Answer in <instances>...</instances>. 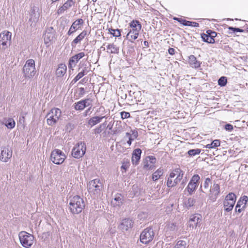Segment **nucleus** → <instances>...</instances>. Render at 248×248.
<instances>
[{
	"label": "nucleus",
	"instance_id": "obj_23",
	"mask_svg": "<svg viewBox=\"0 0 248 248\" xmlns=\"http://www.w3.org/2000/svg\"><path fill=\"white\" fill-rule=\"evenodd\" d=\"M141 154V150L140 149H136L133 151L132 157V162L133 164L136 165L139 163Z\"/></svg>",
	"mask_w": 248,
	"mask_h": 248
},
{
	"label": "nucleus",
	"instance_id": "obj_64",
	"mask_svg": "<svg viewBox=\"0 0 248 248\" xmlns=\"http://www.w3.org/2000/svg\"><path fill=\"white\" fill-rule=\"evenodd\" d=\"M124 96H125V98H126V94H125Z\"/></svg>",
	"mask_w": 248,
	"mask_h": 248
},
{
	"label": "nucleus",
	"instance_id": "obj_21",
	"mask_svg": "<svg viewBox=\"0 0 248 248\" xmlns=\"http://www.w3.org/2000/svg\"><path fill=\"white\" fill-rule=\"evenodd\" d=\"M75 4V1L73 0H67L64 4L59 7L57 11L58 14H63L67 9L70 8Z\"/></svg>",
	"mask_w": 248,
	"mask_h": 248
},
{
	"label": "nucleus",
	"instance_id": "obj_8",
	"mask_svg": "<svg viewBox=\"0 0 248 248\" xmlns=\"http://www.w3.org/2000/svg\"><path fill=\"white\" fill-rule=\"evenodd\" d=\"M86 151V144L84 142L77 143L72 150V155L75 158H80L83 156Z\"/></svg>",
	"mask_w": 248,
	"mask_h": 248
},
{
	"label": "nucleus",
	"instance_id": "obj_20",
	"mask_svg": "<svg viewBox=\"0 0 248 248\" xmlns=\"http://www.w3.org/2000/svg\"><path fill=\"white\" fill-rule=\"evenodd\" d=\"M83 20L80 18L75 21L70 27L67 34L71 35L78 31L83 24Z\"/></svg>",
	"mask_w": 248,
	"mask_h": 248
},
{
	"label": "nucleus",
	"instance_id": "obj_17",
	"mask_svg": "<svg viewBox=\"0 0 248 248\" xmlns=\"http://www.w3.org/2000/svg\"><path fill=\"white\" fill-rule=\"evenodd\" d=\"M92 102V100L90 98L82 100L75 103L74 108L76 110H81L84 109L85 107L91 106Z\"/></svg>",
	"mask_w": 248,
	"mask_h": 248
},
{
	"label": "nucleus",
	"instance_id": "obj_26",
	"mask_svg": "<svg viewBox=\"0 0 248 248\" xmlns=\"http://www.w3.org/2000/svg\"><path fill=\"white\" fill-rule=\"evenodd\" d=\"M106 116L99 117V116H94L92 118H91L88 122V124L91 127H92L95 124L99 123L102 119L104 118H105Z\"/></svg>",
	"mask_w": 248,
	"mask_h": 248
},
{
	"label": "nucleus",
	"instance_id": "obj_54",
	"mask_svg": "<svg viewBox=\"0 0 248 248\" xmlns=\"http://www.w3.org/2000/svg\"><path fill=\"white\" fill-rule=\"evenodd\" d=\"M131 135V132L130 133L127 132L125 134V137H127L129 139V137H130Z\"/></svg>",
	"mask_w": 248,
	"mask_h": 248
},
{
	"label": "nucleus",
	"instance_id": "obj_42",
	"mask_svg": "<svg viewBox=\"0 0 248 248\" xmlns=\"http://www.w3.org/2000/svg\"><path fill=\"white\" fill-rule=\"evenodd\" d=\"M218 85L221 86H225L227 83V79L224 77H221L218 80Z\"/></svg>",
	"mask_w": 248,
	"mask_h": 248
},
{
	"label": "nucleus",
	"instance_id": "obj_6",
	"mask_svg": "<svg viewBox=\"0 0 248 248\" xmlns=\"http://www.w3.org/2000/svg\"><path fill=\"white\" fill-rule=\"evenodd\" d=\"M62 115L61 109L53 108L46 116V123L50 126L54 125L58 121Z\"/></svg>",
	"mask_w": 248,
	"mask_h": 248
},
{
	"label": "nucleus",
	"instance_id": "obj_60",
	"mask_svg": "<svg viewBox=\"0 0 248 248\" xmlns=\"http://www.w3.org/2000/svg\"><path fill=\"white\" fill-rule=\"evenodd\" d=\"M148 166H149V165H148V164H145V165H144V167L145 168L147 169V168H148Z\"/></svg>",
	"mask_w": 248,
	"mask_h": 248
},
{
	"label": "nucleus",
	"instance_id": "obj_37",
	"mask_svg": "<svg viewBox=\"0 0 248 248\" xmlns=\"http://www.w3.org/2000/svg\"><path fill=\"white\" fill-rule=\"evenodd\" d=\"M195 200L192 198H188L187 200H186L185 202V206L189 208L191 206H193L195 203Z\"/></svg>",
	"mask_w": 248,
	"mask_h": 248
},
{
	"label": "nucleus",
	"instance_id": "obj_43",
	"mask_svg": "<svg viewBox=\"0 0 248 248\" xmlns=\"http://www.w3.org/2000/svg\"><path fill=\"white\" fill-rule=\"evenodd\" d=\"M121 116L122 119H124L130 117V115L129 112L122 111L121 112Z\"/></svg>",
	"mask_w": 248,
	"mask_h": 248
},
{
	"label": "nucleus",
	"instance_id": "obj_19",
	"mask_svg": "<svg viewBox=\"0 0 248 248\" xmlns=\"http://www.w3.org/2000/svg\"><path fill=\"white\" fill-rule=\"evenodd\" d=\"M12 152L8 148L5 147L1 148L0 155V160L1 161L4 162H7L8 159L12 157Z\"/></svg>",
	"mask_w": 248,
	"mask_h": 248
},
{
	"label": "nucleus",
	"instance_id": "obj_15",
	"mask_svg": "<svg viewBox=\"0 0 248 248\" xmlns=\"http://www.w3.org/2000/svg\"><path fill=\"white\" fill-rule=\"evenodd\" d=\"M202 217L200 214H194L190 216L188 225L190 228L193 229L197 226L200 227L201 224Z\"/></svg>",
	"mask_w": 248,
	"mask_h": 248
},
{
	"label": "nucleus",
	"instance_id": "obj_55",
	"mask_svg": "<svg viewBox=\"0 0 248 248\" xmlns=\"http://www.w3.org/2000/svg\"><path fill=\"white\" fill-rule=\"evenodd\" d=\"M131 135V132L130 133L127 132L125 134V137H127L129 139V137H130Z\"/></svg>",
	"mask_w": 248,
	"mask_h": 248
},
{
	"label": "nucleus",
	"instance_id": "obj_45",
	"mask_svg": "<svg viewBox=\"0 0 248 248\" xmlns=\"http://www.w3.org/2000/svg\"><path fill=\"white\" fill-rule=\"evenodd\" d=\"M211 183V179L209 178H207L203 184V186L205 188H207Z\"/></svg>",
	"mask_w": 248,
	"mask_h": 248
},
{
	"label": "nucleus",
	"instance_id": "obj_18",
	"mask_svg": "<svg viewBox=\"0 0 248 248\" xmlns=\"http://www.w3.org/2000/svg\"><path fill=\"white\" fill-rule=\"evenodd\" d=\"M84 56L85 53L82 52L72 57L69 60L68 68L70 69L73 70V68L75 67L78 61Z\"/></svg>",
	"mask_w": 248,
	"mask_h": 248
},
{
	"label": "nucleus",
	"instance_id": "obj_32",
	"mask_svg": "<svg viewBox=\"0 0 248 248\" xmlns=\"http://www.w3.org/2000/svg\"><path fill=\"white\" fill-rule=\"evenodd\" d=\"M248 198L246 196H243L242 198L240 199L237 202L236 208H238L242 206V208H244L248 202Z\"/></svg>",
	"mask_w": 248,
	"mask_h": 248
},
{
	"label": "nucleus",
	"instance_id": "obj_24",
	"mask_svg": "<svg viewBox=\"0 0 248 248\" xmlns=\"http://www.w3.org/2000/svg\"><path fill=\"white\" fill-rule=\"evenodd\" d=\"M188 63L191 67L194 68H198L200 67L201 63L197 60L196 58L193 55L188 57Z\"/></svg>",
	"mask_w": 248,
	"mask_h": 248
},
{
	"label": "nucleus",
	"instance_id": "obj_22",
	"mask_svg": "<svg viewBox=\"0 0 248 248\" xmlns=\"http://www.w3.org/2000/svg\"><path fill=\"white\" fill-rule=\"evenodd\" d=\"M87 35V31H83L77 37L71 42L72 47H76L77 45L80 44L81 41Z\"/></svg>",
	"mask_w": 248,
	"mask_h": 248
},
{
	"label": "nucleus",
	"instance_id": "obj_35",
	"mask_svg": "<svg viewBox=\"0 0 248 248\" xmlns=\"http://www.w3.org/2000/svg\"><path fill=\"white\" fill-rule=\"evenodd\" d=\"M220 142L219 140H215L210 144H208L206 145L207 148H214L219 146Z\"/></svg>",
	"mask_w": 248,
	"mask_h": 248
},
{
	"label": "nucleus",
	"instance_id": "obj_62",
	"mask_svg": "<svg viewBox=\"0 0 248 248\" xmlns=\"http://www.w3.org/2000/svg\"><path fill=\"white\" fill-rule=\"evenodd\" d=\"M101 48L103 49V50H105V47H104L103 46H102L101 47Z\"/></svg>",
	"mask_w": 248,
	"mask_h": 248
},
{
	"label": "nucleus",
	"instance_id": "obj_27",
	"mask_svg": "<svg viewBox=\"0 0 248 248\" xmlns=\"http://www.w3.org/2000/svg\"><path fill=\"white\" fill-rule=\"evenodd\" d=\"M67 67L64 64H60L56 69V75L58 77H62L66 73Z\"/></svg>",
	"mask_w": 248,
	"mask_h": 248
},
{
	"label": "nucleus",
	"instance_id": "obj_40",
	"mask_svg": "<svg viewBox=\"0 0 248 248\" xmlns=\"http://www.w3.org/2000/svg\"><path fill=\"white\" fill-rule=\"evenodd\" d=\"M85 69H83L80 72H79L74 78L73 81L74 82H76L82 77L85 75Z\"/></svg>",
	"mask_w": 248,
	"mask_h": 248
},
{
	"label": "nucleus",
	"instance_id": "obj_53",
	"mask_svg": "<svg viewBox=\"0 0 248 248\" xmlns=\"http://www.w3.org/2000/svg\"><path fill=\"white\" fill-rule=\"evenodd\" d=\"M131 135V132L130 133L127 132L125 134V137H127L129 139V137H130Z\"/></svg>",
	"mask_w": 248,
	"mask_h": 248
},
{
	"label": "nucleus",
	"instance_id": "obj_56",
	"mask_svg": "<svg viewBox=\"0 0 248 248\" xmlns=\"http://www.w3.org/2000/svg\"><path fill=\"white\" fill-rule=\"evenodd\" d=\"M80 92L81 93H84L85 92L84 89L83 88H80L79 89Z\"/></svg>",
	"mask_w": 248,
	"mask_h": 248
},
{
	"label": "nucleus",
	"instance_id": "obj_13",
	"mask_svg": "<svg viewBox=\"0 0 248 248\" xmlns=\"http://www.w3.org/2000/svg\"><path fill=\"white\" fill-rule=\"evenodd\" d=\"M133 224L134 221L132 219L126 218L121 221L118 228L122 232H125L131 229Z\"/></svg>",
	"mask_w": 248,
	"mask_h": 248
},
{
	"label": "nucleus",
	"instance_id": "obj_11",
	"mask_svg": "<svg viewBox=\"0 0 248 248\" xmlns=\"http://www.w3.org/2000/svg\"><path fill=\"white\" fill-rule=\"evenodd\" d=\"M236 200V195L233 193H230L227 195L223 202L224 210L227 212L232 211L235 203Z\"/></svg>",
	"mask_w": 248,
	"mask_h": 248
},
{
	"label": "nucleus",
	"instance_id": "obj_14",
	"mask_svg": "<svg viewBox=\"0 0 248 248\" xmlns=\"http://www.w3.org/2000/svg\"><path fill=\"white\" fill-rule=\"evenodd\" d=\"M200 178V176L198 174L194 175L191 178L186 187L189 194H192L198 187Z\"/></svg>",
	"mask_w": 248,
	"mask_h": 248
},
{
	"label": "nucleus",
	"instance_id": "obj_47",
	"mask_svg": "<svg viewBox=\"0 0 248 248\" xmlns=\"http://www.w3.org/2000/svg\"><path fill=\"white\" fill-rule=\"evenodd\" d=\"M50 34L49 33H47L45 35L44 40L46 43H48L49 41H50Z\"/></svg>",
	"mask_w": 248,
	"mask_h": 248
},
{
	"label": "nucleus",
	"instance_id": "obj_25",
	"mask_svg": "<svg viewBox=\"0 0 248 248\" xmlns=\"http://www.w3.org/2000/svg\"><path fill=\"white\" fill-rule=\"evenodd\" d=\"M123 201V196L120 194H117L111 201V204L114 207H119L122 204Z\"/></svg>",
	"mask_w": 248,
	"mask_h": 248
},
{
	"label": "nucleus",
	"instance_id": "obj_7",
	"mask_svg": "<svg viewBox=\"0 0 248 248\" xmlns=\"http://www.w3.org/2000/svg\"><path fill=\"white\" fill-rule=\"evenodd\" d=\"M88 187L89 193L98 195L103 189V184L99 179H95L89 182Z\"/></svg>",
	"mask_w": 248,
	"mask_h": 248
},
{
	"label": "nucleus",
	"instance_id": "obj_63",
	"mask_svg": "<svg viewBox=\"0 0 248 248\" xmlns=\"http://www.w3.org/2000/svg\"><path fill=\"white\" fill-rule=\"evenodd\" d=\"M93 2H95L97 0H92Z\"/></svg>",
	"mask_w": 248,
	"mask_h": 248
},
{
	"label": "nucleus",
	"instance_id": "obj_51",
	"mask_svg": "<svg viewBox=\"0 0 248 248\" xmlns=\"http://www.w3.org/2000/svg\"><path fill=\"white\" fill-rule=\"evenodd\" d=\"M150 162L152 164H154L155 162V158L153 156H149Z\"/></svg>",
	"mask_w": 248,
	"mask_h": 248
},
{
	"label": "nucleus",
	"instance_id": "obj_46",
	"mask_svg": "<svg viewBox=\"0 0 248 248\" xmlns=\"http://www.w3.org/2000/svg\"><path fill=\"white\" fill-rule=\"evenodd\" d=\"M229 30H231V31H233L234 32L235 31H237V32H242L244 31V30H242V29H240L239 28H233V27H229L228 28Z\"/></svg>",
	"mask_w": 248,
	"mask_h": 248
},
{
	"label": "nucleus",
	"instance_id": "obj_4",
	"mask_svg": "<svg viewBox=\"0 0 248 248\" xmlns=\"http://www.w3.org/2000/svg\"><path fill=\"white\" fill-rule=\"evenodd\" d=\"M18 237L21 245L25 248H31L34 243V236L25 231L20 232Z\"/></svg>",
	"mask_w": 248,
	"mask_h": 248
},
{
	"label": "nucleus",
	"instance_id": "obj_50",
	"mask_svg": "<svg viewBox=\"0 0 248 248\" xmlns=\"http://www.w3.org/2000/svg\"><path fill=\"white\" fill-rule=\"evenodd\" d=\"M168 52L170 55H173V54H174L175 50L173 48H169V49H168Z\"/></svg>",
	"mask_w": 248,
	"mask_h": 248
},
{
	"label": "nucleus",
	"instance_id": "obj_49",
	"mask_svg": "<svg viewBox=\"0 0 248 248\" xmlns=\"http://www.w3.org/2000/svg\"><path fill=\"white\" fill-rule=\"evenodd\" d=\"M92 108V107H90L89 108H88L84 113V116H87L88 115H89L91 114L92 111H91Z\"/></svg>",
	"mask_w": 248,
	"mask_h": 248
},
{
	"label": "nucleus",
	"instance_id": "obj_33",
	"mask_svg": "<svg viewBox=\"0 0 248 248\" xmlns=\"http://www.w3.org/2000/svg\"><path fill=\"white\" fill-rule=\"evenodd\" d=\"M40 16V14L39 13H36L35 11H32L31 14V17L30 19V21L32 22L31 25H35L36 23L38 21Z\"/></svg>",
	"mask_w": 248,
	"mask_h": 248
},
{
	"label": "nucleus",
	"instance_id": "obj_58",
	"mask_svg": "<svg viewBox=\"0 0 248 248\" xmlns=\"http://www.w3.org/2000/svg\"><path fill=\"white\" fill-rule=\"evenodd\" d=\"M217 35V33L215 32H212L211 34H210V35H214V37H215Z\"/></svg>",
	"mask_w": 248,
	"mask_h": 248
},
{
	"label": "nucleus",
	"instance_id": "obj_41",
	"mask_svg": "<svg viewBox=\"0 0 248 248\" xmlns=\"http://www.w3.org/2000/svg\"><path fill=\"white\" fill-rule=\"evenodd\" d=\"M138 137V133L137 131L135 130H131V135L130 137H129V140L133 141L135 139H137Z\"/></svg>",
	"mask_w": 248,
	"mask_h": 248
},
{
	"label": "nucleus",
	"instance_id": "obj_2",
	"mask_svg": "<svg viewBox=\"0 0 248 248\" xmlns=\"http://www.w3.org/2000/svg\"><path fill=\"white\" fill-rule=\"evenodd\" d=\"M130 29L128 32L126 37L131 42L138 38L139 32L141 29V25L137 20H133L129 23Z\"/></svg>",
	"mask_w": 248,
	"mask_h": 248
},
{
	"label": "nucleus",
	"instance_id": "obj_34",
	"mask_svg": "<svg viewBox=\"0 0 248 248\" xmlns=\"http://www.w3.org/2000/svg\"><path fill=\"white\" fill-rule=\"evenodd\" d=\"M163 174V170L161 169H158L156 170L152 175V179L153 181L157 180Z\"/></svg>",
	"mask_w": 248,
	"mask_h": 248
},
{
	"label": "nucleus",
	"instance_id": "obj_61",
	"mask_svg": "<svg viewBox=\"0 0 248 248\" xmlns=\"http://www.w3.org/2000/svg\"><path fill=\"white\" fill-rule=\"evenodd\" d=\"M148 44V43L147 41H145L144 42V44L145 46H147Z\"/></svg>",
	"mask_w": 248,
	"mask_h": 248
},
{
	"label": "nucleus",
	"instance_id": "obj_12",
	"mask_svg": "<svg viewBox=\"0 0 248 248\" xmlns=\"http://www.w3.org/2000/svg\"><path fill=\"white\" fill-rule=\"evenodd\" d=\"M12 33L9 31H4L0 33V45H2L5 49L11 43Z\"/></svg>",
	"mask_w": 248,
	"mask_h": 248
},
{
	"label": "nucleus",
	"instance_id": "obj_16",
	"mask_svg": "<svg viewBox=\"0 0 248 248\" xmlns=\"http://www.w3.org/2000/svg\"><path fill=\"white\" fill-rule=\"evenodd\" d=\"M220 193V186L219 184L214 183L210 189V193L209 194V199L214 202L217 199Z\"/></svg>",
	"mask_w": 248,
	"mask_h": 248
},
{
	"label": "nucleus",
	"instance_id": "obj_30",
	"mask_svg": "<svg viewBox=\"0 0 248 248\" xmlns=\"http://www.w3.org/2000/svg\"><path fill=\"white\" fill-rule=\"evenodd\" d=\"M3 124L8 128L12 129L16 125V123L13 118H8L4 120Z\"/></svg>",
	"mask_w": 248,
	"mask_h": 248
},
{
	"label": "nucleus",
	"instance_id": "obj_36",
	"mask_svg": "<svg viewBox=\"0 0 248 248\" xmlns=\"http://www.w3.org/2000/svg\"><path fill=\"white\" fill-rule=\"evenodd\" d=\"M186 243L185 241L179 240L173 248H186Z\"/></svg>",
	"mask_w": 248,
	"mask_h": 248
},
{
	"label": "nucleus",
	"instance_id": "obj_5",
	"mask_svg": "<svg viewBox=\"0 0 248 248\" xmlns=\"http://www.w3.org/2000/svg\"><path fill=\"white\" fill-rule=\"evenodd\" d=\"M23 72L24 76L26 78H32L35 76V65L33 60L29 59L26 61L23 68Z\"/></svg>",
	"mask_w": 248,
	"mask_h": 248
},
{
	"label": "nucleus",
	"instance_id": "obj_9",
	"mask_svg": "<svg viewBox=\"0 0 248 248\" xmlns=\"http://www.w3.org/2000/svg\"><path fill=\"white\" fill-rule=\"evenodd\" d=\"M155 236V232L152 228H147L141 233L140 241L143 244H148L151 242Z\"/></svg>",
	"mask_w": 248,
	"mask_h": 248
},
{
	"label": "nucleus",
	"instance_id": "obj_28",
	"mask_svg": "<svg viewBox=\"0 0 248 248\" xmlns=\"http://www.w3.org/2000/svg\"><path fill=\"white\" fill-rule=\"evenodd\" d=\"M176 20H177L180 23L182 24L185 26H191L194 27H198L199 26V23L195 22H192L189 21H187L185 19H178V18H174Z\"/></svg>",
	"mask_w": 248,
	"mask_h": 248
},
{
	"label": "nucleus",
	"instance_id": "obj_3",
	"mask_svg": "<svg viewBox=\"0 0 248 248\" xmlns=\"http://www.w3.org/2000/svg\"><path fill=\"white\" fill-rule=\"evenodd\" d=\"M184 172L180 169L176 168L170 174L168 179L167 186L169 187H172L176 186L182 179Z\"/></svg>",
	"mask_w": 248,
	"mask_h": 248
},
{
	"label": "nucleus",
	"instance_id": "obj_29",
	"mask_svg": "<svg viewBox=\"0 0 248 248\" xmlns=\"http://www.w3.org/2000/svg\"><path fill=\"white\" fill-rule=\"evenodd\" d=\"M107 52L110 54H117L119 53V48L113 44H108L107 46Z\"/></svg>",
	"mask_w": 248,
	"mask_h": 248
},
{
	"label": "nucleus",
	"instance_id": "obj_57",
	"mask_svg": "<svg viewBox=\"0 0 248 248\" xmlns=\"http://www.w3.org/2000/svg\"><path fill=\"white\" fill-rule=\"evenodd\" d=\"M132 141H131L128 139V140L127 141V143L128 145V146H130L131 145Z\"/></svg>",
	"mask_w": 248,
	"mask_h": 248
},
{
	"label": "nucleus",
	"instance_id": "obj_10",
	"mask_svg": "<svg viewBox=\"0 0 248 248\" xmlns=\"http://www.w3.org/2000/svg\"><path fill=\"white\" fill-rule=\"evenodd\" d=\"M66 158L64 153L59 149H55L51 153L50 159L56 164H62Z\"/></svg>",
	"mask_w": 248,
	"mask_h": 248
},
{
	"label": "nucleus",
	"instance_id": "obj_38",
	"mask_svg": "<svg viewBox=\"0 0 248 248\" xmlns=\"http://www.w3.org/2000/svg\"><path fill=\"white\" fill-rule=\"evenodd\" d=\"M108 31L109 33L113 36L119 37L121 35V32L119 29H109Z\"/></svg>",
	"mask_w": 248,
	"mask_h": 248
},
{
	"label": "nucleus",
	"instance_id": "obj_31",
	"mask_svg": "<svg viewBox=\"0 0 248 248\" xmlns=\"http://www.w3.org/2000/svg\"><path fill=\"white\" fill-rule=\"evenodd\" d=\"M208 34H203L202 35V40L208 43L213 44L215 43V39H214V35H210L208 31L207 32Z\"/></svg>",
	"mask_w": 248,
	"mask_h": 248
},
{
	"label": "nucleus",
	"instance_id": "obj_52",
	"mask_svg": "<svg viewBox=\"0 0 248 248\" xmlns=\"http://www.w3.org/2000/svg\"><path fill=\"white\" fill-rule=\"evenodd\" d=\"M242 209H243L242 208H240V207L238 208L237 209L235 208V211L236 212H238L239 213H241L242 212Z\"/></svg>",
	"mask_w": 248,
	"mask_h": 248
},
{
	"label": "nucleus",
	"instance_id": "obj_59",
	"mask_svg": "<svg viewBox=\"0 0 248 248\" xmlns=\"http://www.w3.org/2000/svg\"><path fill=\"white\" fill-rule=\"evenodd\" d=\"M153 168H154V165H150V167L149 168V170H152V169H153Z\"/></svg>",
	"mask_w": 248,
	"mask_h": 248
},
{
	"label": "nucleus",
	"instance_id": "obj_1",
	"mask_svg": "<svg viewBox=\"0 0 248 248\" xmlns=\"http://www.w3.org/2000/svg\"><path fill=\"white\" fill-rule=\"evenodd\" d=\"M85 207V203L82 198L79 196L72 197L69 202V209L73 214H79Z\"/></svg>",
	"mask_w": 248,
	"mask_h": 248
},
{
	"label": "nucleus",
	"instance_id": "obj_44",
	"mask_svg": "<svg viewBox=\"0 0 248 248\" xmlns=\"http://www.w3.org/2000/svg\"><path fill=\"white\" fill-rule=\"evenodd\" d=\"M103 130L102 128V125L100 124L99 126L96 127L94 129V134H99Z\"/></svg>",
	"mask_w": 248,
	"mask_h": 248
},
{
	"label": "nucleus",
	"instance_id": "obj_39",
	"mask_svg": "<svg viewBox=\"0 0 248 248\" xmlns=\"http://www.w3.org/2000/svg\"><path fill=\"white\" fill-rule=\"evenodd\" d=\"M201 151V149H191L188 151V154L189 156H192L199 155Z\"/></svg>",
	"mask_w": 248,
	"mask_h": 248
},
{
	"label": "nucleus",
	"instance_id": "obj_48",
	"mask_svg": "<svg viewBox=\"0 0 248 248\" xmlns=\"http://www.w3.org/2000/svg\"><path fill=\"white\" fill-rule=\"evenodd\" d=\"M225 129L226 130L231 131L233 129V126L231 124H227L225 126Z\"/></svg>",
	"mask_w": 248,
	"mask_h": 248
}]
</instances>
